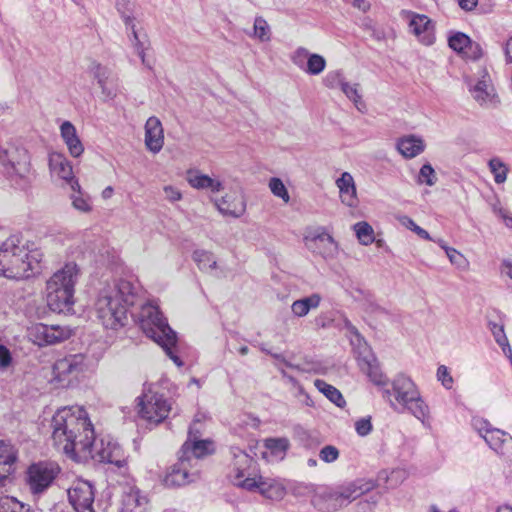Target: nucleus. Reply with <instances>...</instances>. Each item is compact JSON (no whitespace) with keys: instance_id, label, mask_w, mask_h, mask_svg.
Wrapping results in <instances>:
<instances>
[{"instance_id":"8","label":"nucleus","mask_w":512,"mask_h":512,"mask_svg":"<svg viewBox=\"0 0 512 512\" xmlns=\"http://www.w3.org/2000/svg\"><path fill=\"white\" fill-rule=\"evenodd\" d=\"M17 450L8 442L0 441V508L1 512H31L29 505L9 496H3L15 470Z\"/></svg>"},{"instance_id":"62","label":"nucleus","mask_w":512,"mask_h":512,"mask_svg":"<svg viewBox=\"0 0 512 512\" xmlns=\"http://www.w3.org/2000/svg\"><path fill=\"white\" fill-rule=\"evenodd\" d=\"M460 7L464 10H472L478 3V0H458Z\"/></svg>"},{"instance_id":"6","label":"nucleus","mask_w":512,"mask_h":512,"mask_svg":"<svg viewBox=\"0 0 512 512\" xmlns=\"http://www.w3.org/2000/svg\"><path fill=\"white\" fill-rule=\"evenodd\" d=\"M137 319L145 335L159 344L164 349L167 356H169L178 367H181L183 362L174 350L177 344L176 332L170 328L158 307L151 303L142 305L137 314Z\"/></svg>"},{"instance_id":"15","label":"nucleus","mask_w":512,"mask_h":512,"mask_svg":"<svg viewBox=\"0 0 512 512\" xmlns=\"http://www.w3.org/2000/svg\"><path fill=\"white\" fill-rule=\"evenodd\" d=\"M59 469L51 462H39L28 469V484L32 493L37 494L46 490L55 479Z\"/></svg>"},{"instance_id":"50","label":"nucleus","mask_w":512,"mask_h":512,"mask_svg":"<svg viewBox=\"0 0 512 512\" xmlns=\"http://www.w3.org/2000/svg\"><path fill=\"white\" fill-rule=\"evenodd\" d=\"M437 380L441 382L445 389H451L454 384V379L447 366L440 365L437 369Z\"/></svg>"},{"instance_id":"13","label":"nucleus","mask_w":512,"mask_h":512,"mask_svg":"<svg viewBox=\"0 0 512 512\" xmlns=\"http://www.w3.org/2000/svg\"><path fill=\"white\" fill-rule=\"evenodd\" d=\"M0 165L25 178L31 171L28 151L12 143L0 144Z\"/></svg>"},{"instance_id":"33","label":"nucleus","mask_w":512,"mask_h":512,"mask_svg":"<svg viewBox=\"0 0 512 512\" xmlns=\"http://www.w3.org/2000/svg\"><path fill=\"white\" fill-rule=\"evenodd\" d=\"M494 89L490 84L489 75L484 72L482 79H480L472 89L474 99L480 104H487L494 97Z\"/></svg>"},{"instance_id":"1","label":"nucleus","mask_w":512,"mask_h":512,"mask_svg":"<svg viewBox=\"0 0 512 512\" xmlns=\"http://www.w3.org/2000/svg\"><path fill=\"white\" fill-rule=\"evenodd\" d=\"M54 446L75 460L93 459L121 469L127 464L122 447L111 439L96 440L87 412L80 406L58 409L52 421Z\"/></svg>"},{"instance_id":"18","label":"nucleus","mask_w":512,"mask_h":512,"mask_svg":"<svg viewBox=\"0 0 512 512\" xmlns=\"http://www.w3.org/2000/svg\"><path fill=\"white\" fill-rule=\"evenodd\" d=\"M198 478V467L188 462L186 456H179L178 462L165 475L163 483L166 487H180L195 482Z\"/></svg>"},{"instance_id":"30","label":"nucleus","mask_w":512,"mask_h":512,"mask_svg":"<svg viewBox=\"0 0 512 512\" xmlns=\"http://www.w3.org/2000/svg\"><path fill=\"white\" fill-rule=\"evenodd\" d=\"M60 135L72 157L78 158L83 154L84 146L77 134L76 127L70 121H64L61 124Z\"/></svg>"},{"instance_id":"41","label":"nucleus","mask_w":512,"mask_h":512,"mask_svg":"<svg viewBox=\"0 0 512 512\" xmlns=\"http://www.w3.org/2000/svg\"><path fill=\"white\" fill-rule=\"evenodd\" d=\"M448 43L451 49L464 55L471 44V40L464 33L458 32L449 37Z\"/></svg>"},{"instance_id":"28","label":"nucleus","mask_w":512,"mask_h":512,"mask_svg":"<svg viewBox=\"0 0 512 512\" xmlns=\"http://www.w3.org/2000/svg\"><path fill=\"white\" fill-rule=\"evenodd\" d=\"M192 259L200 271L216 277L226 276L225 270L218 265L216 257L211 251L197 249L193 252Z\"/></svg>"},{"instance_id":"19","label":"nucleus","mask_w":512,"mask_h":512,"mask_svg":"<svg viewBox=\"0 0 512 512\" xmlns=\"http://www.w3.org/2000/svg\"><path fill=\"white\" fill-rule=\"evenodd\" d=\"M90 74L97 80L102 94L108 99H113L118 91V79L106 66L98 62H92L89 66Z\"/></svg>"},{"instance_id":"36","label":"nucleus","mask_w":512,"mask_h":512,"mask_svg":"<svg viewBox=\"0 0 512 512\" xmlns=\"http://www.w3.org/2000/svg\"><path fill=\"white\" fill-rule=\"evenodd\" d=\"M490 172L494 176V181L497 184H502L506 181L508 175L507 165L498 157L491 158L488 162Z\"/></svg>"},{"instance_id":"43","label":"nucleus","mask_w":512,"mask_h":512,"mask_svg":"<svg viewBox=\"0 0 512 512\" xmlns=\"http://www.w3.org/2000/svg\"><path fill=\"white\" fill-rule=\"evenodd\" d=\"M74 193L71 195L72 205L73 207L83 213H88L92 210V205L90 198L88 196H84L81 193L80 188L78 189L76 187L75 190H73Z\"/></svg>"},{"instance_id":"61","label":"nucleus","mask_w":512,"mask_h":512,"mask_svg":"<svg viewBox=\"0 0 512 512\" xmlns=\"http://www.w3.org/2000/svg\"><path fill=\"white\" fill-rule=\"evenodd\" d=\"M499 217L503 219L504 224L508 228H512V216H510L505 209L499 208Z\"/></svg>"},{"instance_id":"22","label":"nucleus","mask_w":512,"mask_h":512,"mask_svg":"<svg viewBox=\"0 0 512 512\" xmlns=\"http://www.w3.org/2000/svg\"><path fill=\"white\" fill-rule=\"evenodd\" d=\"M306 241L308 247L321 255L325 260H332L338 254L337 242L324 231L310 234L306 237Z\"/></svg>"},{"instance_id":"26","label":"nucleus","mask_w":512,"mask_h":512,"mask_svg":"<svg viewBox=\"0 0 512 512\" xmlns=\"http://www.w3.org/2000/svg\"><path fill=\"white\" fill-rule=\"evenodd\" d=\"M218 211L224 216L238 218L246 210V204L241 194L237 192L226 193L220 198L214 199Z\"/></svg>"},{"instance_id":"17","label":"nucleus","mask_w":512,"mask_h":512,"mask_svg":"<svg viewBox=\"0 0 512 512\" xmlns=\"http://www.w3.org/2000/svg\"><path fill=\"white\" fill-rule=\"evenodd\" d=\"M401 17L408 23L409 31L415 35L421 43L427 46L434 43V25L426 15L403 10Z\"/></svg>"},{"instance_id":"37","label":"nucleus","mask_w":512,"mask_h":512,"mask_svg":"<svg viewBox=\"0 0 512 512\" xmlns=\"http://www.w3.org/2000/svg\"><path fill=\"white\" fill-rule=\"evenodd\" d=\"M353 230L362 245L367 246L374 242V230L368 222L362 221L354 224Z\"/></svg>"},{"instance_id":"44","label":"nucleus","mask_w":512,"mask_h":512,"mask_svg":"<svg viewBox=\"0 0 512 512\" xmlns=\"http://www.w3.org/2000/svg\"><path fill=\"white\" fill-rule=\"evenodd\" d=\"M132 44H133V47L137 53V55L140 57L141 59V62L144 66H146L148 69H152L153 67V62L146 59V56H145V45L143 42L140 41L139 39V36L136 32V29H135V25H132Z\"/></svg>"},{"instance_id":"35","label":"nucleus","mask_w":512,"mask_h":512,"mask_svg":"<svg viewBox=\"0 0 512 512\" xmlns=\"http://www.w3.org/2000/svg\"><path fill=\"white\" fill-rule=\"evenodd\" d=\"M488 327L494 336L497 344L502 348L503 353L512 361V349L504 331V325L495 322H489Z\"/></svg>"},{"instance_id":"54","label":"nucleus","mask_w":512,"mask_h":512,"mask_svg":"<svg viewBox=\"0 0 512 512\" xmlns=\"http://www.w3.org/2000/svg\"><path fill=\"white\" fill-rule=\"evenodd\" d=\"M202 427H203V424H202V421L196 417L192 424L190 425L189 427V430H188V439L187 440H192V439H198V438H201V435H202Z\"/></svg>"},{"instance_id":"49","label":"nucleus","mask_w":512,"mask_h":512,"mask_svg":"<svg viewBox=\"0 0 512 512\" xmlns=\"http://www.w3.org/2000/svg\"><path fill=\"white\" fill-rule=\"evenodd\" d=\"M310 54L311 53H309V51L306 48L299 47L292 53L291 61L299 69L304 71Z\"/></svg>"},{"instance_id":"31","label":"nucleus","mask_w":512,"mask_h":512,"mask_svg":"<svg viewBox=\"0 0 512 512\" xmlns=\"http://www.w3.org/2000/svg\"><path fill=\"white\" fill-rule=\"evenodd\" d=\"M340 198L343 204L355 207L357 204L356 186L353 176L349 172H343L336 180Z\"/></svg>"},{"instance_id":"29","label":"nucleus","mask_w":512,"mask_h":512,"mask_svg":"<svg viewBox=\"0 0 512 512\" xmlns=\"http://www.w3.org/2000/svg\"><path fill=\"white\" fill-rule=\"evenodd\" d=\"M396 148L406 159H412L424 152L426 144L422 137L410 134L397 140Z\"/></svg>"},{"instance_id":"24","label":"nucleus","mask_w":512,"mask_h":512,"mask_svg":"<svg viewBox=\"0 0 512 512\" xmlns=\"http://www.w3.org/2000/svg\"><path fill=\"white\" fill-rule=\"evenodd\" d=\"M214 443L208 439L186 440L180 450V456L187 458V461L198 467V460L214 452Z\"/></svg>"},{"instance_id":"38","label":"nucleus","mask_w":512,"mask_h":512,"mask_svg":"<svg viewBox=\"0 0 512 512\" xmlns=\"http://www.w3.org/2000/svg\"><path fill=\"white\" fill-rule=\"evenodd\" d=\"M265 447L272 455L282 459L289 447V441L286 438H268L265 440Z\"/></svg>"},{"instance_id":"51","label":"nucleus","mask_w":512,"mask_h":512,"mask_svg":"<svg viewBox=\"0 0 512 512\" xmlns=\"http://www.w3.org/2000/svg\"><path fill=\"white\" fill-rule=\"evenodd\" d=\"M338 457L339 450L333 445H326L319 452V458L325 463L335 462Z\"/></svg>"},{"instance_id":"46","label":"nucleus","mask_w":512,"mask_h":512,"mask_svg":"<svg viewBox=\"0 0 512 512\" xmlns=\"http://www.w3.org/2000/svg\"><path fill=\"white\" fill-rule=\"evenodd\" d=\"M345 77L340 70L330 71L323 78L324 85L329 89H340L345 83Z\"/></svg>"},{"instance_id":"12","label":"nucleus","mask_w":512,"mask_h":512,"mask_svg":"<svg viewBox=\"0 0 512 512\" xmlns=\"http://www.w3.org/2000/svg\"><path fill=\"white\" fill-rule=\"evenodd\" d=\"M138 408V414L142 419L159 424L168 417L171 403L162 394L148 390L138 397Z\"/></svg>"},{"instance_id":"52","label":"nucleus","mask_w":512,"mask_h":512,"mask_svg":"<svg viewBox=\"0 0 512 512\" xmlns=\"http://www.w3.org/2000/svg\"><path fill=\"white\" fill-rule=\"evenodd\" d=\"M447 257L450 262L458 268L465 269L468 265L466 258L454 248H447Z\"/></svg>"},{"instance_id":"10","label":"nucleus","mask_w":512,"mask_h":512,"mask_svg":"<svg viewBox=\"0 0 512 512\" xmlns=\"http://www.w3.org/2000/svg\"><path fill=\"white\" fill-rule=\"evenodd\" d=\"M349 329L354 338L351 340L357 354L358 365L360 369L369 377L370 381L377 386H386L388 378L383 374L379 363L372 354L366 341L360 336L357 329L349 324Z\"/></svg>"},{"instance_id":"47","label":"nucleus","mask_w":512,"mask_h":512,"mask_svg":"<svg viewBox=\"0 0 512 512\" xmlns=\"http://www.w3.org/2000/svg\"><path fill=\"white\" fill-rule=\"evenodd\" d=\"M268 186L274 196L281 198L285 203L290 201L288 190L280 178H271Z\"/></svg>"},{"instance_id":"40","label":"nucleus","mask_w":512,"mask_h":512,"mask_svg":"<svg viewBox=\"0 0 512 512\" xmlns=\"http://www.w3.org/2000/svg\"><path fill=\"white\" fill-rule=\"evenodd\" d=\"M326 67V60L323 56L312 53L310 54L304 72L310 75H319Z\"/></svg>"},{"instance_id":"60","label":"nucleus","mask_w":512,"mask_h":512,"mask_svg":"<svg viewBox=\"0 0 512 512\" xmlns=\"http://www.w3.org/2000/svg\"><path fill=\"white\" fill-rule=\"evenodd\" d=\"M400 223L406 227L407 229L413 231L414 233H417L420 226H418L410 217L408 216H402L400 218Z\"/></svg>"},{"instance_id":"7","label":"nucleus","mask_w":512,"mask_h":512,"mask_svg":"<svg viewBox=\"0 0 512 512\" xmlns=\"http://www.w3.org/2000/svg\"><path fill=\"white\" fill-rule=\"evenodd\" d=\"M80 277V268L75 262L66 263L47 281L46 299L49 308L54 312L70 310L74 304L75 285Z\"/></svg>"},{"instance_id":"32","label":"nucleus","mask_w":512,"mask_h":512,"mask_svg":"<svg viewBox=\"0 0 512 512\" xmlns=\"http://www.w3.org/2000/svg\"><path fill=\"white\" fill-rule=\"evenodd\" d=\"M321 301V295L313 293L307 297L294 301L291 305V311L296 317H304L308 315L311 310L317 309L320 306Z\"/></svg>"},{"instance_id":"21","label":"nucleus","mask_w":512,"mask_h":512,"mask_svg":"<svg viewBox=\"0 0 512 512\" xmlns=\"http://www.w3.org/2000/svg\"><path fill=\"white\" fill-rule=\"evenodd\" d=\"M49 169L52 176L67 182L72 190L79 189V183L74 178L73 168L70 161L61 153L52 152L49 154Z\"/></svg>"},{"instance_id":"63","label":"nucleus","mask_w":512,"mask_h":512,"mask_svg":"<svg viewBox=\"0 0 512 512\" xmlns=\"http://www.w3.org/2000/svg\"><path fill=\"white\" fill-rule=\"evenodd\" d=\"M505 57L507 63H512V37L507 40L504 47Z\"/></svg>"},{"instance_id":"9","label":"nucleus","mask_w":512,"mask_h":512,"mask_svg":"<svg viewBox=\"0 0 512 512\" xmlns=\"http://www.w3.org/2000/svg\"><path fill=\"white\" fill-rule=\"evenodd\" d=\"M367 490L369 488L363 489L355 484L340 489L319 487L312 497V504L319 511L333 512L357 499Z\"/></svg>"},{"instance_id":"2","label":"nucleus","mask_w":512,"mask_h":512,"mask_svg":"<svg viewBox=\"0 0 512 512\" xmlns=\"http://www.w3.org/2000/svg\"><path fill=\"white\" fill-rule=\"evenodd\" d=\"M138 290L136 283L119 279L99 291L95 312L106 329L118 330L126 325L129 307L136 303Z\"/></svg>"},{"instance_id":"11","label":"nucleus","mask_w":512,"mask_h":512,"mask_svg":"<svg viewBox=\"0 0 512 512\" xmlns=\"http://www.w3.org/2000/svg\"><path fill=\"white\" fill-rule=\"evenodd\" d=\"M472 425L486 444L499 456L508 458L512 455V436L510 434L492 427L487 420L482 418H474Z\"/></svg>"},{"instance_id":"42","label":"nucleus","mask_w":512,"mask_h":512,"mask_svg":"<svg viewBox=\"0 0 512 512\" xmlns=\"http://www.w3.org/2000/svg\"><path fill=\"white\" fill-rule=\"evenodd\" d=\"M253 36L262 42L270 40V27L267 21L261 16L256 17L254 20Z\"/></svg>"},{"instance_id":"16","label":"nucleus","mask_w":512,"mask_h":512,"mask_svg":"<svg viewBox=\"0 0 512 512\" xmlns=\"http://www.w3.org/2000/svg\"><path fill=\"white\" fill-rule=\"evenodd\" d=\"M71 329L59 325L38 323L29 329V336L38 346L54 345L71 336Z\"/></svg>"},{"instance_id":"20","label":"nucleus","mask_w":512,"mask_h":512,"mask_svg":"<svg viewBox=\"0 0 512 512\" xmlns=\"http://www.w3.org/2000/svg\"><path fill=\"white\" fill-rule=\"evenodd\" d=\"M85 368L84 355L73 354L57 360L53 365V374L59 381H64L70 376H78Z\"/></svg>"},{"instance_id":"58","label":"nucleus","mask_w":512,"mask_h":512,"mask_svg":"<svg viewBox=\"0 0 512 512\" xmlns=\"http://www.w3.org/2000/svg\"><path fill=\"white\" fill-rule=\"evenodd\" d=\"M345 3L352 5L354 8L362 11L367 12L370 7L371 3L369 0H343Z\"/></svg>"},{"instance_id":"14","label":"nucleus","mask_w":512,"mask_h":512,"mask_svg":"<svg viewBox=\"0 0 512 512\" xmlns=\"http://www.w3.org/2000/svg\"><path fill=\"white\" fill-rule=\"evenodd\" d=\"M68 500L75 512H95L94 489L90 482L75 480L67 490Z\"/></svg>"},{"instance_id":"5","label":"nucleus","mask_w":512,"mask_h":512,"mask_svg":"<svg viewBox=\"0 0 512 512\" xmlns=\"http://www.w3.org/2000/svg\"><path fill=\"white\" fill-rule=\"evenodd\" d=\"M382 396L394 410L400 406L402 410L411 413L424 425L429 423L430 408L418 386L409 376L403 373L397 374L391 381V388L383 389Z\"/></svg>"},{"instance_id":"64","label":"nucleus","mask_w":512,"mask_h":512,"mask_svg":"<svg viewBox=\"0 0 512 512\" xmlns=\"http://www.w3.org/2000/svg\"><path fill=\"white\" fill-rule=\"evenodd\" d=\"M420 238L424 239V240H433V238L430 236V234L424 230L423 228H419L417 233H416Z\"/></svg>"},{"instance_id":"4","label":"nucleus","mask_w":512,"mask_h":512,"mask_svg":"<svg viewBox=\"0 0 512 512\" xmlns=\"http://www.w3.org/2000/svg\"><path fill=\"white\" fill-rule=\"evenodd\" d=\"M43 256L40 249H29L15 236L9 237L0 246V275L15 280L34 276L41 271Z\"/></svg>"},{"instance_id":"45","label":"nucleus","mask_w":512,"mask_h":512,"mask_svg":"<svg viewBox=\"0 0 512 512\" xmlns=\"http://www.w3.org/2000/svg\"><path fill=\"white\" fill-rule=\"evenodd\" d=\"M133 4L129 0H117L116 9L121 14V17L127 28L132 30L134 24V17L131 13V6Z\"/></svg>"},{"instance_id":"59","label":"nucleus","mask_w":512,"mask_h":512,"mask_svg":"<svg viewBox=\"0 0 512 512\" xmlns=\"http://www.w3.org/2000/svg\"><path fill=\"white\" fill-rule=\"evenodd\" d=\"M500 274L502 277L508 278L512 282V261L504 259L500 265Z\"/></svg>"},{"instance_id":"34","label":"nucleus","mask_w":512,"mask_h":512,"mask_svg":"<svg viewBox=\"0 0 512 512\" xmlns=\"http://www.w3.org/2000/svg\"><path fill=\"white\" fill-rule=\"evenodd\" d=\"M314 385L319 392L323 393L336 406L340 408L345 406L346 401L341 392L336 387L321 379H316L314 381Z\"/></svg>"},{"instance_id":"55","label":"nucleus","mask_w":512,"mask_h":512,"mask_svg":"<svg viewBox=\"0 0 512 512\" xmlns=\"http://www.w3.org/2000/svg\"><path fill=\"white\" fill-rule=\"evenodd\" d=\"M163 190H164L166 199L171 202H176V201H179L182 199L181 192L179 191V189H177L174 186H171V185L165 186Z\"/></svg>"},{"instance_id":"25","label":"nucleus","mask_w":512,"mask_h":512,"mask_svg":"<svg viewBox=\"0 0 512 512\" xmlns=\"http://www.w3.org/2000/svg\"><path fill=\"white\" fill-rule=\"evenodd\" d=\"M149 502L134 485L123 488L120 512H148Z\"/></svg>"},{"instance_id":"48","label":"nucleus","mask_w":512,"mask_h":512,"mask_svg":"<svg viewBox=\"0 0 512 512\" xmlns=\"http://www.w3.org/2000/svg\"><path fill=\"white\" fill-rule=\"evenodd\" d=\"M437 181L436 173L431 164H424L419 171L417 182L419 184L425 183L428 186H433Z\"/></svg>"},{"instance_id":"39","label":"nucleus","mask_w":512,"mask_h":512,"mask_svg":"<svg viewBox=\"0 0 512 512\" xmlns=\"http://www.w3.org/2000/svg\"><path fill=\"white\" fill-rule=\"evenodd\" d=\"M341 91L345 94V96L351 100L355 107L359 111H363L365 108V104L362 101V95L359 92V84H350L349 82L345 81L343 87L341 88Z\"/></svg>"},{"instance_id":"57","label":"nucleus","mask_w":512,"mask_h":512,"mask_svg":"<svg viewBox=\"0 0 512 512\" xmlns=\"http://www.w3.org/2000/svg\"><path fill=\"white\" fill-rule=\"evenodd\" d=\"M481 55L482 50L479 47V45L471 42L470 46L468 47L463 56L468 59H478L481 57Z\"/></svg>"},{"instance_id":"53","label":"nucleus","mask_w":512,"mask_h":512,"mask_svg":"<svg viewBox=\"0 0 512 512\" xmlns=\"http://www.w3.org/2000/svg\"><path fill=\"white\" fill-rule=\"evenodd\" d=\"M355 430L359 436H367L372 431L371 417H364L355 422Z\"/></svg>"},{"instance_id":"27","label":"nucleus","mask_w":512,"mask_h":512,"mask_svg":"<svg viewBox=\"0 0 512 512\" xmlns=\"http://www.w3.org/2000/svg\"><path fill=\"white\" fill-rule=\"evenodd\" d=\"M186 181L194 189L208 190L213 194L221 192L224 189L222 181L217 178H212L198 169H189L186 172Z\"/></svg>"},{"instance_id":"23","label":"nucleus","mask_w":512,"mask_h":512,"mask_svg":"<svg viewBox=\"0 0 512 512\" xmlns=\"http://www.w3.org/2000/svg\"><path fill=\"white\" fill-rule=\"evenodd\" d=\"M144 143L148 151L159 153L164 146V129L159 118L151 116L144 125Z\"/></svg>"},{"instance_id":"3","label":"nucleus","mask_w":512,"mask_h":512,"mask_svg":"<svg viewBox=\"0 0 512 512\" xmlns=\"http://www.w3.org/2000/svg\"><path fill=\"white\" fill-rule=\"evenodd\" d=\"M232 453L233 461L228 478L235 486L250 492H258L271 500H280L284 497V487L274 479L259 475L257 463L251 456L239 448H233Z\"/></svg>"},{"instance_id":"56","label":"nucleus","mask_w":512,"mask_h":512,"mask_svg":"<svg viewBox=\"0 0 512 512\" xmlns=\"http://www.w3.org/2000/svg\"><path fill=\"white\" fill-rule=\"evenodd\" d=\"M12 357L10 351L0 344V368H6L11 364Z\"/></svg>"}]
</instances>
